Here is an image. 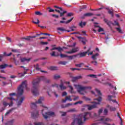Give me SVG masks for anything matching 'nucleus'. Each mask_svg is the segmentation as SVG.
I'll list each match as a JSON object with an SVG mask.
<instances>
[{"label":"nucleus","instance_id":"nucleus-45","mask_svg":"<svg viewBox=\"0 0 125 125\" xmlns=\"http://www.w3.org/2000/svg\"><path fill=\"white\" fill-rule=\"evenodd\" d=\"M95 90H96L97 93L98 94V95H100V96L102 95L101 92L100 91V90H98V89H95Z\"/></svg>","mask_w":125,"mask_h":125},{"label":"nucleus","instance_id":"nucleus-54","mask_svg":"<svg viewBox=\"0 0 125 125\" xmlns=\"http://www.w3.org/2000/svg\"><path fill=\"white\" fill-rule=\"evenodd\" d=\"M114 97V96H111V95H108V99L109 100V101H112V98H113Z\"/></svg>","mask_w":125,"mask_h":125},{"label":"nucleus","instance_id":"nucleus-49","mask_svg":"<svg viewBox=\"0 0 125 125\" xmlns=\"http://www.w3.org/2000/svg\"><path fill=\"white\" fill-rule=\"evenodd\" d=\"M52 87H57V88H58V87H59V86L58 85V84L54 83L52 84Z\"/></svg>","mask_w":125,"mask_h":125},{"label":"nucleus","instance_id":"nucleus-43","mask_svg":"<svg viewBox=\"0 0 125 125\" xmlns=\"http://www.w3.org/2000/svg\"><path fill=\"white\" fill-rule=\"evenodd\" d=\"M60 78H61L60 75H55L54 76V80H58V79H60Z\"/></svg>","mask_w":125,"mask_h":125},{"label":"nucleus","instance_id":"nucleus-21","mask_svg":"<svg viewBox=\"0 0 125 125\" xmlns=\"http://www.w3.org/2000/svg\"><path fill=\"white\" fill-rule=\"evenodd\" d=\"M106 107H107V108H109V110L113 112H114L117 110V108H116V107L110 106L109 104H107Z\"/></svg>","mask_w":125,"mask_h":125},{"label":"nucleus","instance_id":"nucleus-28","mask_svg":"<svg viewBox=\"0 0 125 125\" xmlns=\"http://www.w3.org/2000/svg\"><path fill=\"white\" fill-rule=\"evenodd\" d=\"M6 67H8V64H4L0 65V69H5Z\"/></svg>","mask_w":125,"mask_h":125},{"label":"nucleus","instance_id":"nucleus-13","mask_svg":"<svg viewBox=\"0 0 125 125\" xmlns=\"http://www.w3.org/2000/svg\"><path fill=\"white\" fill-rule=\"evenodd\" d=\"M73 19H74V18H72L71 19L67 21H60V23L61 24H69V23H70L71 21H72Z\"/></svg>","mask_w":125,"mask_h":125},{"label":"nucleus","instance_id":"nucleus-16","mask_svg":"<svg viewBox=\"0 0 125 125\" xmlns=\"http://www.w3.org/2000/svg\"><path fill=\"white\" fill-rule=\"evenodd\" d=\"M82 78H83V77H82V76H76V77L72 78V82L73 83H75V82H77V80H80Z\"/></svg>","mask_w":125,"mask_h":125},{"label":"nucleus","instance_id":"nucleus-56","mask_svg":"<svg viewBox=\"0 0 125 125\" xmlns=\"http://www.w3.org/2000/svg\"><path fill=\"white\" fill-rule=\"evenodd\" d=\"M35 14L36 15H39V16L42 15V14L41 13V12L40 11L35 12Z\"/></svg>","mask_w":125,"mask_h":125},{"label":"nucleus","instance_id":"nucleus-19","mask_svg":"<svg viewBox=\"0 0 125 125\" xmlns=\"http://www.w3.org/2000/svg\"><path fill=\"white\" fill-rule=\"evenodd\" d=\"M93 16V14L91 13H87L85 14H84L83 17H82V19H83L84 17H90L91 16Z\"/></svg>","mask_w":125,"mask_h":125},{"label":"nucleus","instance_id":"nucleus-60","mask_svg":"<svg viewBox=\"0 0 125 125\" xmlns=\"http://www.w3.org/2000/svg\"><path fill=\"white\" fill-rule=\"evenodd\" d=\"M73 97H75L74 99H73L74 101H76V100H78L79 99V96H72Z\"/></svg>","mask_w":125,"mask_h":125},{"label":"nucleus","instance_id":"nucleus-59","mask_svg":"<svg viewBox=\"0 0 125 125\" xmlns=\"http://www.w3.org/2000/svg\"><path fill=\"white\" fill-rule=\"evenodd\" d=\"M35 68L37 71H40V70H41V68L39 67V64H36Z\"/></svg>","mask_w":125,"mask_h":125},{"label":"nucleus","instance_id":"nucleus-57","mask_svg":"<svg viewBox=\"0 0 125 125\" xmlns=\"http://www.w3.org/2000/svg\"><path fill=\"white\" fill-rule=\"evenodd\" d=\"M82 65H83V63H81L80 64H75L76 67H79L81 68L82 67Z\"/></svg>","mask_w":125,"mask_h":125},{"label":"nucleus","instance_id":"nucleus-29","mask_svg":"<svg viewBox=\"0 0 125 125\" xmlns=\"http://www.w3.org/2000/svg\"><path fill=\"white\" fill-rule=\"evenodd\" d=\"M86 24V22H83V21H81V22L79 23V26H80V27H81V28H83V26H85Z\"/></svg>","mask_w":125,"mask_h":125},{"label":"nucleus","instance_id":"nucleus-7","mask_svg":"<svg viewBox=\"0 0 125 125\" xmlns=\"http://www.w3.org/2000/svg\"><path fill=\"white\" fill-rule=\"evenodd\" d=\"M44 111V109H42V115L44 118H45L46 120L47 119V118L49 117V116H54L55 113L53 112L50 111V112H45V113H43V111Z\"/></svg>","mask_w":125,"mask_h":125},{"label":"nucleus","instance_id":"nucleus-46","mask_svg":"<svg viewBox=\"0 0 125 125\" xmlns=\"http://www.w3.org/2000/svg\"><path fill=\"white\" fill-rule=\"evenodd\" d=\"M11 51L12 52H15V53H20V52H19V50L18 49H12Z\"/></svg>","mask_w":125,"mask_h":125},{"label":"nucleus","instance_id":"nucleus-8","mask_svg":"<svg viewBox=\"0 0 125 125\" xmlns=\"http://www.w3.org/2000/svg\"><path fill=\"white\" fill-rule=\"evenodd\" d=\"M7 99H9V100H10V103L8 104L7 103H6V102H3V105L5 107H6V106H8V105H9V106L10 107H11V106H12V105H13V100L14 101H15V100H16L15 99L13 98V97H8Z\"/></svg>","mask_w":125,"mask_h":125},{"label":"nucleus","instance_id":"nucleus-47","mask_svg":"<svg viewBox=\"0 0 125 125\" xmlns=\"http://www.w3.org/2000/svg\"><path fill=\"white\" fill-rule=\"evenodd\" d=\"M71 96H66L65 97L66 100H69V101H72V98H71Z\"/></svg>","mask_w":125,"mask_h":125},{"label":"nucleus","instance_id":"nucleus-3","mask_svg":"<svg viewBox=\"0 0 125 125\" xmlns=\"http://www.w3.org/2000/svg\"><path fill=\"white\" fill-rule=\"evenodd\" d=\"M74 86L77 88L78 92L82 95H84V93L83 91H84L85 93H86L87 92L85 90H90L91 89V87L89 86H83L81 84H74Z\"/></svg>","mask_w":125,"mask_h":125},{"label":"nucleus","instance_id":"nucleus-23","mask_svg":"<svg viewBox=\"0 0 125 125\" xmlns=\"http://www.w3.org/2000/svg\"><path fill=\"white\" fill-rule=\"evenodd\" d=\"M14 119H12L11 120L8 121L7 123H5V125H13V123H14Z\"/></svg>","mask_w":125,"mask_h":125},{"label":"nucleus","instance_id":"nucleus-24","mask_svg":"<svg viewBox=\"0 0 125 125\" xmlns=\"http://www.w3.org/2000/svg\"><path fill=\"white\" fill-rule=\"evenodd\" d=\"M60 88L61 90H64V89H66V88H67L65 86H64V84H63V83H61V84L60 85Z\"/></svg>","mask_w":125,"mask_h":125},{"label":"nucleus","instance_id":"nucleus-1","mask_svg":"<svg viewBox=\"0 0 125 125\" xmlns=\"http://www.w3.org/2000/svg\"><path fill=\"white\" fill-rule=\"evenodd\" d=\"M41 81L45 82V81H46V78L44 76H41L40 78H37L36 81L32 83L33 87L32 92L35 96H38V95L40 94L39 87H40V83H41Z\"/></svg>","mask_w":125,"mask_h":125},{"label":"nucleus","instance_id":"nucleus-38","mask_svg":"<svg viewBox=\"0 0 125 125\" xmlns=\"http://www.w3.org/2000/svg\"><path fill=\"white\" fill-rule=\"evenodd\" d=\"M12 55V53H9V54H6V52H4L3 53V56H11Z\"/></svg>","mask_w":125,"mask_h":125},{"label":"nucleus","instance_id":"nucleus-30","mask_svg":"<svg viewBox=\"0 0 125 125\" xmlns=\"http://www.w3.org/2000/svg\"><path fill=\"white\" fill-rule=\"evenodd\" d=\"M58 31H60L61 32H65V31H67V30L65 29L63 27H59L57 28Z\"/></svg>","mask_w":125,"mask_h":125},{"label":"nucleus","instance_id":"nucleus-48","mask_svg":"<svg viewBox=\"0 0 125 125\" xmlns=\"http://www.w3.org/2000/svg\"><path fill=\"white\" fill-rule=\"evenodd\" d=\"M71 16H74V14L73 13L70 12L68 13L67 15V17H71Z\"/></svg>","mask_w":125,"mask_h":125},{"label":"nucleus","instance_id":"nucleus-37","mask_svg":"<svg viewBox=\"0 0 125 125\" xmlns=\"http://www.w3.org/2000/svg\"><path fill=\"white\" fill-rule=\"evenodd\" d=\"M74 28H76V27L75 26L70 27L69 28L70 30H67V32H74V31H75V29H74Z\"/></svg>","mask_w":125,"mask_h":125},{"label":"nucleus","instance_id":"nucleus-10","mask_svg":"<svg viewBox=\"0 0 125 125\" xmlns=\"http://www.w3.org/2000/svg\"><path fill=\"white\" fill-rule=\"evenodd\" d=\"M55 46H56V44L53 45L52 46V47L53 48H51V49H50V50H51V51H52V50H58V51L59 52H61V53L62 51H63V48H62L61 47L59 46V47H55Z\"/></svg>","mask_w":125,"mask_h":125},{"label":"nucleus","instance_id":"nucleus-35","mask_svg":"<svg viewBox=\"0 0 125 125\" xmlns=\"http://www.w3.org/2000/svg\"><path fill=\"white\" fill-rule=\"evenodd\" d=\"M74 57H77L76 55H74L73 56H67V58H69L70 60H72V59H74Z\"/></svg>","mask_w":125,"mask_h":125},{"label":"nucleus","instance_id":"nucleus-9","mask_svg":"<svg viewBox=\"0 0 125 125\" xmlns=\"http://www.w3.org/2000/svg\"><path fill=\"white\" fill-rule=\"evenodd\" d=\"M90 48H89V49L86 51L76 54L77 57H78V56H79L78 57L79 58H81L82 57H84V56H85V55L87 54V53L90 51Z\"/></svg>","mask_w":125,"mask_h":125},{"label":"nucleus","instance_id":"nucleus-39","mask_svg":"<svg viewBox=\"0 0 125 125\" xmlns=\"http://www.w3.org/2000/svg\"><path fill=\"white\" fill-rule=\"evenodd\" d=\"M26 74H27V71L26 70L23 72V73H19V75L20 77H24V76H25V75H26Z\"/></svg>","mask_w":125,"mask_h":125},{"label":"nucleus","instance_id":"nucleus-14","mask_svg":"<svg viewBox=\"0 0 125 125\" xmlns=\"http://www.w3.org/2000/svg\"><path fill=\"white\" fill-rule=\"evenodd\" d=\"M50 55L53 57H58L60 56L59 53L56 52L55 51H53L52 53H50Z\"/></svg>","mask_w":125,"mask_h":125},{"label":"nucleus","instance_id":"nucleus-20","mask_svg":"<svg viewBox=\"0 0 125 125\" xmlns=\"http://www.w3.org/2000/svg\"><path fill=\"white\" fill-rule=\"evenodd\" d=\"M25 99V97H22L21 99L20 100V101L18 102V106L19 107V106H21V104H22V103H23V101H24V100Z\"/></svg>","mask_w":125,"mask_h":125},{"label":"nucleus","instance_id":"nucleus-36","mask_svg":"<svg viewBox=\"0 0 125 125\" xmlns=\"http://www.w3.org/2000/svg\"><path fill=\"white\" fill-rule=\"evenodd\" d=\"M67 112L68 113H73L74 112H77V110H76V108H72L67 110Z\"/></svg>","mask_w":125,"mask_h":125},{"label":"nucleus","instance_id":"nucleus-42","mask_svg":"<svg viewBox=\"0 0 125 125\" xmlns=\"http://www.w3.org/2000/svg\"><path fill=\"white\" fill-rule=\"evenodd\" d=\"M87 77H90L91 78H95V79H96L97 78L96 77V75H94V74H89L86 76Z\"/></svg>","mask_w":125,"mask_h":125},{"label":"nucleus","instance_id":"nucleus-63","mask_svg":"<svg viewBox=\"0 0 125 125\" xmlns=\"http://www.w3.org/2000/svg\"><path fill=\"white\" fill-rule=\"evenodd\" d=\"M60 113H62V116L64 117L66 116V114H67L66 112H63V111H60Z\"/></svg>","mask_w":125,"mask_h":125},{"label":"nucleus","instance_id":"nucleus-4","mask_svg":"<svg viewBox=\"0 0 125 125\" xmlns=\"http://www.w3.org/2000/svg\"><path fill=\"white\" fill-rule=\"evenodd\" d=\"M94 100H96L97 101H98V103L94 102H93L94 104H85L84 105V107H86L88 110H89V111H90V110H92V109H95V108H97V105H99V104H100V102L102 101V98L101 97H99L97 99H94Z\"/></svg>","mask_w":125,"mask_h":125},{"label":"nucleus","instance_id":"nucleus-55","mask_svg":"<svg viewBox=\"0 0 125 125\" xmlns=\"http://www.w3.org/2000/svg\"><path fill=\"white\" fill-rule=\"evenodd\" d=\"M54 7H55V8H58L59 9H60L61 11H63V9L61 7H59V6L55 5V6H54Z\"/></svg>","mask_w":125,"mask_h":125},{"label":"nucleus","instance_id":"nucleus-62","mask_svg":"<svg viewBox=\"0 0 125 125\" xmlns=\"http://www.w3.org/2000/svg\"><path fill=\"white\" fill-rule=\"evenodd\" d=\"M41 44H42V45H44L45 44H47V43H48V42H40Z\"/></svg>","mask_w":125,"mask_h":125},{"label":"nucleus","instance_id":"nucleus-5","mask_svg":"<svg viewBox=\"0 0 125 125\" xmlns=\"http://www.w3.org/2000/svg\"><path fill=\"white\" fill-rule=\"evenodd\" d=\"M24 89H27V80L22 82L21 84L18 87V96L22 95Z\"/></svg>","mask_w":125,"mask_h":125},{"label":"nucleus","instance_id":"nucleus-18","mask_svg":"<svg viewBox=\"0 0 125 125\" xmlns=\"http://www.w3.org/2000/svg\"><path fill=\"white\" fill-rule=\"evenodd\" d=\"M77 38L79 39V40H81L82 42H83V44H85V42L87 41L85 38H83L80 36H78Z\"/></svg>","mask_w":125,"mask_h":125},{"label":"nucleus","instance_id":"nucleus-15","mask_svg":"<svg viewBox=\"0 0 125 125\" xmlns=\"http://www.w3.org/2000/svg\"><path fill=\"white\" fill-rule=\"evenodd\" d=\"M31 116L33 118V119H37V118H39V111L32 112L31 113Z\"/></svg>","mask_w":125,"mask_h":125},{"label":"nucleus","instance_id":"nucleus-58","mask_svg":"<svg viewBox=\"0 0 125 125\" xmlns=\"http://www.w3.org/2000/svg\"><path fill=\"white\" fill-rule=\"evenodd\" d=\"M104 115H107V114H108V109H107V108H105L104 110Z\"/></svg>","mask_w":125,"mask_h":125},{"label":"nucleus","instance_id":"nucleus-26","mask_svg":"<svg viewBox=\"0 0 125 125\" xmlns=\"http://www.w3.org/2000/svg\"><path fill=\"white\" fill-rule=\"evenodd\" d=\"M49 69L51 71H57V70H58V67H57V66H50Z\"/></svg>","mask_w":125,"mask_h":125},{"label":"nucleus","instance_id":"nucleus-31","mask_svg":"<svg viewBox=\"0 0 125 125\" xmlns=\"http://www.w3.org/2000/svg\"><path fill=\"white\" fill-rule=\"evenodd\" d=\"M108 13H109V14H110V15L112 17H113L114 16V11L112 9L108 10Z\"/></svg>","mask_w":125,"mask_h":125},{"label":"nucleus","instance_id":"nucleus-17","mask_svg":"<svg viewBox=\"0 0 125 125\" xmlns=\"http://www.w3.org/2000/svg\"><path fill=\"white\" fill-rule=\"evenodd\" d=\"M31 58H28L27 59L26 58H21V63H24V62H25V61H27V62H29V61H31Z\"/></svg>","mask_w":125,"mask_h":125},{"label":"nucleus","instance_id":"nucleus-34","mask_svg":"<svg viewBox=\"0 0 125 125\" xmlns=\"http://www.w3.org/2000/svg\"><path fill=\"white\" fill-rule=\"evenodd\" d=\"M68 87L70 89V93H75V91H74V88H73V87L71 85H69Z\"/></svg>","mask_w":125,"mask_h":125},{"label":"nucleus","instance_id":"nucleus-52","mask_svg":"<svg viewBox=\"0 0 125 125\" xmlns=\"http://www.w3.org/2000/svg\"><path fill=\"white\" fill-rule=\"evenodd\" d=\"M13 60L14 61V63H15V64L16 65V66L18 65V64H19V62L18 61H16L15 58H14Z\"/></svg>","mask_w":125,"mask_h":125},{"label":"nucleus","instance_id":"nucleus-50","mask_svg":"<svg viewBox=\"0 0 125 125\" xmlns=\"http://www.w3.org/2000/svg\"><path fill=\"white\" fill-rule=\"evenodd\" d=\"M35 125H43V123L42 122H35L34 123Z\"/></svg>","mask_w":125,"mask_h":125},{"label":"nucleus","instance_id":"nucleus-2","mask_svg":"<svg viewBox=\"0 0 125 125\" xmlns=\"http://www.w3.org/2000/svg\"><path fill=\"white\" fill-rule=\"evenodd\" d=\"M90 113L85 112L83 114H80L78 118L75 119L72 123V125H75L77 123L78 125H83L84 122L90 118Z\"/></svg>","mask_w":125,"mask_h":125},{"label":"nucleus","instance_id":"nucleus-25","mask_svg":"<svg viewBox=\"0 0 125 125\" xmlns=\"http://www.w3.org/2000/svg\"><path fill=\"white\" fill-rule=\"evenodd\" d=\"M35 38H37V36H28L26 38H24L23 39L26 41H30L31 39H35Z\"/></svg>","mask_w":125,"mask_h":125},{"label":"nucleus","instance_id":"nucleus-22","mask_svg":"<svg viewBox=\"0 0 125 125\" xmlns=\"http://www.w3.org/2000/svg\"><path fill=\"white\" fill-rule=\"evenodd\" d=\"M99 56V54L96 53L95 54L93 55L92 56L91 58L93 59V60L95 61V60H97V57H98Z\"/></svg>","mask_w":125,"mask_h":125},{"label":"nucleus","instance_id":"nucleus-27","mask_svg":"<svg viewBox=\"0 0 125 125\" xmlns=\"http://www.w3.org/2000/svg\"><path fill=\"white\" fill-rule=\"evenodd\" d=\"M95 27L96 28H99L98 30V32H104V29L101 28L99 25H95Z\"/></svg>","mask_w":125,"mask_h":125},{"label":"nucleus","instance_id":"nucleus-61","mask_svg":"<svg viewBox=\"0 0 125 125\" xmlns=\"http://www.w3.org/2000/svg\"><path fill=\"white\" fill-rule=\"evenodd\" d=\"M102 112H103V108H101L98 111V114L100 115V114L102 113Z\"/></svg>","mask_w":125,"mask_h":125},{"label":"nucleus","instance_id":"nucleus-41","mask_svg":"<svg viewBox=\"0 0 125 125\" xmlns=\"http://www.w3.org/2000/svg\"><path fill=\"white\" fill-rule=\"evenodd\" d=\"M60 57L61 58H65L68 57V55L61 53Z\"/></svg>","mask_w":125,"mask_h":125},{"label":"nucleus","instance_id":"nucleus-11","mask_svg":"<svg viewBox=\"0 0 125 125\" xmlns=\"http://www.w3.org/2000/svg\"><path fill=\"white\" fill-rule=\"evenodd\" d=\"M71 71H75V70H77V71H82V70H89L90 71L92 70L91 67L88 68H70Z\"/></svg>","mask_w":125,"mask_h":125},{"label":"nucleus","instance_id":"nucleus-12","mask_svg":"<svg viewBox=\"0 0 125 125\" xmlns=\"http://www.w3.org/2000/svg\"><path fill=\"white\" fill-rule=\"evenodd\" d=\"M104 21L105 22V23H106L107 25L109 26V27H111V25H115V24L111 21H108L106 19H104Z\"/></svg>","mask_w":125,"mask_h":125},{"label":"nucleus","instance_id":"nucleus-6","mask_svg":"<svg viewBox=\"0 0 125 125\" xmlns=\"http://www.w3.org/2000/svg\"><path fill=\"white\" fill-rule=\"evenodd\" d=\"M44 100V98L42 97H40V98L35 103H32L31 104V107L32 109H36L37 108V104H42V102Z\"/></svg>","mask_w":125,"mask_h":125},{"label":"nucleus","instance_id":"nucleus-44","mask_svg":"<svg viewBox=\"0 0 125 125\" xmlns=\"http://www.w3.org/2000/svg\"><path fill=\"white\" fill-rule=\"evenodd\" d=\"M65 13H67V11H63L62 13H61V12L60 13V17H63V16H64V14H65Z\"/></svg>","mask_w":125,"mask_h":125},{"label":"nucleus","instance_id":"nucleus-64","mask_svg":"<svg viewBox=\"0 0 125 125\" xmlns=\"http://www.w3.org/2000/svg\"><path fill=\"white\" fill-rule=\"evenodd\" d=\"M72 105H73V104H65V108H67L69 106H72Z\"/></svg>","mask_w":125,"mask_h":125},{"label":"nucleus","instance_id":"nucleus-51","mask_svg":"<svg viewBox=\"0 0 125 125\" xmlns=\"http://www.w3.org/2000/svg\"><path fill=\"white\" fill-rule=\"evenodd\" d=\"M67 63V62L65 61L59 62V64H60L61 65H66Z\"/></svg>","mask_w":125,"mask_h":125},{"label":"nucleus","instance_id":"nucleus-32","mask_svg":"<svg viewBox=\"0 0 125 125\" xmlns=\"http://www.w3.org/2000/svg\"><path fill=\"white\" fill-rule=\"evenodd\" d=\"M71 51H72V53H75V52L79 51V47H76L74 48H72Z\"/></svg>","mask_w":125,"mask_h":125},{"label":"nucleus","instance_id":"nucleus-33","mask_svg":"<svg viewBox=\"0 0 125 125\" xmlns=\"http://www.w3.org/2000/svg\"><path fill=\"white\" fill-rule=\"evenodd\" d=\"M14 110V108H11V109L8 110L7 112H6V113L5 114V116H7V115H9V114H10V113H11V112Z\"/></svg>","mask_w":125,"mask_h":125},{"label":"nucleus","instance_id":"nucleus-53","mask_svg":"<svg viewBox=\"0 0 125 125\" xmlns=\"http://www.w3.org/2000/svg\"><path fill=\"white\" fill-rule=\"evenodd\" d=\"M116 30H117L119 33H120L121 34H123V31H122V29L120 27L116 28Z\"/></svg>","mask_w":125,"mask_h":125},{"label":"nucleus","instance_id":"nucleus-40","mask_svg":"<svg viewBox=\"0 0 125 125\" xmlns=\"http://www.w3.org/2000/svg\"><path fill=\"white\" fill-rule=\"evenodd\" d=\"M9 84V83H7V82H2V84L1 86H5V85H7Z\"/></svg>","mask_w":125,"mask_h":125}]
</instances>
